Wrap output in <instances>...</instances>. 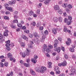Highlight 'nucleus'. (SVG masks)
Wrapping results in <instances>:
<instances>
[{"instance_id":"f257e3e1","label":"nucleus","mask_w":76,"mask_h":76,"mask_svg":"<svg viewBox=\"0 0 76 76\" xmlns=\"http://www.w3.org/2000/svg\"><path fill=\"white\" fill-rule=\"evenodd\" d=\"M54 70L56 72V74H59L60 73V71L59 70V67L58 66H55Z\"/></svg>"},{"instance_id":"f03ea898","label":"nucleus","mask_w":76,"mask_h":76,"mask_svg":"<svg viewBox=\"0 0 76 76\" xmlns=\"http://www.w3.org/2000/svg\"><path fill=\"white\" fill-rule=\"evenodd\" d=\"M40 69V73H43L47 70V68L45 67V66H42L41 67V69Z\"/></svg>"},{"instance_id":"7ed1b4c3","label":"nucleus","mask_w":76,"mask_h":76,"mask_svg":"<svg viewBox=\"0 0 76 76\" xmlns=\"http://www.w3.org/2000/svg\"><path fill=\"white\" fill-rule=\"evenodd\" d=\"M48 48H47V45H44L43 46V49L42 50V51L43 53H45V50Z\"/></svg>"},{"instance_id":"20e7f679","label":"nucleus","mask_w":76,"mask_h":76,"mask_svg":"<svg viewBox=\"0 0 76 76\" xmlns=\"http://www.w3.org/2000/svg\"><path fill=\"white\" fill-rule=\"evenodd\" d=\"M29 53H26V51H25V52H24L22 54V57H23V58H25V56L27 55V56H29Z\"/></svg>"},{"instance_id":"39448f33","label":"nucleus","mask_w":76,"mask_h":76,"mask_svg":"<svg viewBox=\"0 0 76 76\" xmlns=\"http://www.w3.org/2000/svg\"><path fill=\"white\" fill-rule=\"evenodd\" d=\"M55 44H54V47L55 48H57V45L58 43V40H56L55 41Z\"/></svg>"},{"instance_id":"423d86ee","label":"nucleus","mask_w":76,"mask_h":76,"mask_svg":"<svg viewBox=\"0 0 76 76\" xmlns=\"http://www.w3.org/2000/svg\"><path fill=\"white\" fill-rule=\"evenodd\" d=\"M53 34L54 35H56L57 34V29L56 28H53L52 30Z\"/></svg>"},{"instance_id":"0eeeda50","label":"nucleus","mask_w":76,"mask_h":76,"mask_svg":"<svg viewBox=\"0 0 76 76\" xmlns=\"http://www.w3.org/2000/svg\"><path fill=\"white\" fill-rule=\"evenodd\" d=\"M54 9H55V10H58V9H60V7H59V6H58V5H56L54 6Z\"/></svg>"},{"instance_id":"6e6552de","label":"nucleus","mask_w":76,"mask_h":76,"mask_svg":"<svg viewBox=\"0 0 76 76\" xmlns=\"http://www.w3.org/2000/svg\"><path fill=\"white\" fill-rule=\"evenodd\" d=\"M35 70L37 72H41V68L39 67H36Z\"/></svg>"},{"instance_id":"1a4fd4ad","label":"nucleus","mask_w":76,"mask_h":76,"mask_svg":"<svg viewBox=\"0 0 76 76\" xmlns=\"http://www.w3.org/2000/svg\"><path fill=\"white\" fill-rule=\"evenodd\" d=\"M7 44L5 45V46H10V41L9 40H8L5 42Z\"/></svg>"},{"instance_id":"9d476101","label":"nucleus","mask_w":76,"mask_h":76,"mask_svg":"<svg viewBox=\"0 0 76 76\" xmlns=\"http://www.w3.org/2000/svg\"><path fill=\"white\" fill-rule=\"evenodd\" d=\"M6 9H7V10H10V11H11V12H12V10H13V9H12V8L11 7H6Z\"/></svg>"},{"instance_id":"9b49d317","label":"nucleus","mask_w":76,"mask_h":76,"mask_svg":"<svg viewBox=\"0 0 76 76\" xmlns=\"http://www.w3.org/2000/svg\"><path fill=\"white\" fill-rule=\"evenodd\" d=\"M33 35L34 37H35V38H37V37H39V36H38V33L37 32H34L33 34Z\"/></svg>"},{"instance_id":"f8f14e48","label":"nucleus","mask_w":76,"mask_h":76,"mask_svg":"<svg viewBox=\"0 0 76 76\" xmlns=\"http://www.w3.org/2000/svg\"><path fill=\"white\" fill-rule=\"evenodd\" d=\"M71 71L72 73L74 74H76V70L75 69H71Z\"/></svg>"},{"instance_id":"ddd939ff","label":"nucleus","mask_w":76,"mask_h":76,"mask_svg":"<svg viewBox=\"0 0 76 76\" xmlns=\"http://www.w3.org/2000/svg\"><path fill=\"white\" fill-rule=\"evenodd\" d=\"M7 56L8 58H12V55L10 53H9L7 54Z\"/></svg>"},{"instance_id":"4468645a","label":"nucleus","mask_w":76,"mask_h":76,"mask_svg":"<svg viewBox=\"0 0 76 76\" xmlns=\"http://www.w3.org/2000/svg\"><path fill=\"white\" fill-rule=\"evenodd\" d=\"M48 64L49 65L48 66V68H51V65H52V63L51 62H48Z\"/></svg>"},{"instance_id":"2eb2a0df","label":"nucleus","mask_w":76,"mask_h":76,"mask_svg":"<svg viewBox=\"0 0 76 76\" xmlns=\"http://www.w3.org/2000/svg\"><path fill=\"white\" fill-rule=\"evenodd\" d=\"M34 14V12L32 11H30L28 13V15H29L30 16H32Z\"/></svg>"},{"instance_id":"dca6fc26","label":"nucleus","mask_w":76,"mask_h":76,"mask_svg":"<svg viewBox=\"0 0 76 76\" xmlns=\"http://www.w3.org/2000/svg\"><path fill=\"white\" fill-rule=\"evenodd\" d=\"M40 26H41V23L40 22L38 23L37 24V26L38 28H39Z\"/></svg>"},{"instance_id":"f3484780","label":"nucleus","mask_w":76,"mask_h":76,"mask_svg":"<svg viewBox=\"0 0 76 76\" xmlns=\"http://www.w3.org/2000/svg\"><path fill=\"white\" fill-rule=\"evenodd\" d=\"M31 61L33 63H37V59H36L32 58L31 59Z\"/></svg>"},{"instance_id":"a211bd4d","label":"nucleus","mask_w":76,"mask_h":76,"mask_svg":"<svg viewBox=\"0 0 76 76\" xmlns=\"http://www.w3.org/2000/svg\"><path fill=\"white\" fill-rule=\"evenodd\" d=\"M62 64L63 66H66V64H67V62L66 61H65L62 63Z\"/></svg>"},{"instance_id":"6ab92c4d","label":"nucleus","mask_w":76,"mask_h":76,"mask_svg":"<svg viewBox=\"0 0 76 76\" xmlns=\"http://www.w3.org/2000/svg\"><path fill=\"white\" fill-rule=\"evenodd\" d=\"M6 49L7 50H8V51H10V50H11V49L9 47L10 46H6Z\"/></svg>"},{"instance_id":"aec40b11","label":"nucleus","mask_w":76,"mask_h":76,"mask_svg":"<svg viewBox=\"0 0 76 76\" xmlns=\"http://www.w3.org/2000/svg\"><path fill=\"white\" fill-rule=\"evenodd\" d=\"M30 71L32 75H35V73L32 69H30Z\"/></svg>"},{"instance_id":"412c9836","label":"nucleus","mask_w":76,"mask_h":76,"mask_svg":"<svg viewBox=\"0 0 76 76\" xmlns=\"http://www.w3.org/2000/svg\"><path fill=\"white\" fill-rule=\"evenodd\" d=\"M58 13H59L60 15H61L63 13V11H62V10H58Z\"/></svg>"},{"instance_id":"4be33fe9","label":"nucleus","mask_w":76,"mask_h":76,"mask_svg":"<svg viewBox=\"0 0 76 76\" xmlns=\"http://www.w3.org/2000/svg\"><path fill=\"white\" fill-rule=\"evenodd\" d=\"M57 52H58V53H59L60 52V51H61V49H60V48L58 47L57 48Z\"/></svg>"},{"instance_id":"5701e85b","label":"nucleus","mask_w":76,"mask_h":76,"mask_svg":"<svg viewBox=\"0 0 76 76\" xmlns=\"http://www.w3.org/2000/svg\"><path fill=\"white\" fill-rule=\"evenodd\" d=\"M58 20L59 22H61L62 21H63L62 18H61V17H59L58 18Z\"/></svg>"},{"instance_id":"b1692460","label":"nucleus","mask_w":76,"mask_h":76,"mask_svg":"<svg viewBox=\"0 0 76 76\" xmlns=\"http://www.w3.org/2000/svg\"><path fill=\"white\" fill-rule=\"evenodd\" d=\"M53 20L54 22H57L58 21V18L56 17H54L53 18Z\"/></svg>"},{"instance_id":"393cba45","label":"nucleus","mask_w":76,"mask_h":76,"mask_svg":"<svg viewBox=\"0 0 76 76\" xmlns=\"http://www.w3.org/2000/svg\"><path fill=\"white\" fill-rule=\"evenodd\" d=\"M17 26L19 28H22V25L20 23H18L17 24Z\"/></svg>"},{"instance_id":"a878e982","label":"nucleus","mask_w":76,"mask_h":76,"mask_svg":"<svg viewBox=\"0 0 76 76\" xmlns=\"http://www.w3.org/2000/svg\"><path fill=\"white\" fill-rule=\"evenodd\" d=\"M45 51H46L47 53H50L51 51L50 49L49 48H47V49H46V50H45Z\"/></svg>"},{"instance_id":"bb28decb","label":"nucleus","mask_w":76,"mask_h":76,"mask_svg":"<svg viewBox=\"0 0 76 76\" xmlns=\"http://www.w3.org/2000/svg\"><path fill=\"white\" fill-rule=\"evenodd\" d=\"M62 6L63 7H66L67 6V4H62Z\"/></svg>"},{"instance_id":"cd10ccee","label":"nucleus","mask_w":76,"mask_h":76,"mask_svg":"<svg viewBox=\"0 0 76 76\" xmlns=\"http://www.w3.org/2000/svg\"><path fill=\"white\" fill-rule=\"evenodd\" d=\"M49 0H46L45 2H44V3L45 4H48V3H49Z\"/></svg>"},{"instance_id":"c85d7f7f","label":"nucleus","mask_w":76,"mask_h":76,"mask_svg":"<svg viewBox=\"0 0 76 76\" xmlns=\"http://www.w3.org/2000/svg\"><path fill=\"white\" fill-rule=\"evenodd\" d=\"M4 18L5 20H9V18L7 16H4Z\"/></svg>"},{"instance_id":"c756f323","label":"nucleus","mask_w":76,"mask_h":76,"mask_svg":"<svg viewBox=\"0 0 76 76\" xmlns=\"http://www.w3.org/2000/svg\"><path fill=\"white\" fill-rule=\"evenodd\" d=\"M26 50L27 51L26 52H26L27 54H28V52L30 53V52H31V50H30V49H29V48H26Z\"/></svg>"},{"instance_id":"7c9ffc66","label":"nucleus","mask_w":76,"mask_h":76,"mask_svg":"<svg viewBox=\"0 0 76 76\" xmlns=\"http://www.w3.org/2000/svg\"><path fill=\"white\" fill-rule=\"evenodd\" d=\"M72 23V21H68L67 22V25H70V24H71V23Z\"/></svg>"},{"instance_id":"2f4dec72","label":"nucleus","mask_w":76,"mask_h":76,"mask_svg":"<svg viewBox=\"0 0 76 76\" xmlns=\"http://www.w3.org/2000/svg\"><path fill=\"white\" fill-rule=\"evenodd\" d=\"M4 65L5 67H7L8 65H9V63H7V62H4Z\"/></svg>"},{"instance_id":"473e14b6","label":"nucleus","mask_w":76,"mask_h":76,"mask_svg":"<svg viewBox=\"0 0 76 76\" xmlns=\"http://www.w3.org/2000/svg\"><path fill=\"white\" fill-rule=\"evenodd\" d=\"M20 45L23 48L24 47H25V44L23 42H21V43Z\"/></svg>"},{"instance_id":"72a5a7b5","label":"nucleus","mask_w":76,"mask_h":76,"mask_svg":"<svg viewBox=\"0 0 76 76\" xmlns=\"http://www.w3.org/2000/svg\"><path fill=\"white\" fill-rule=\"evenodd\" d=\"M48 47L49 48H50V49L53 48V46L51 45H48Z\"/></svg>"},{"instance_id":"f704fd0d","label":"nucleus","mask_w":76,"mask_h":76,"mask_svg":"<svg viewBox=\"0 0 76 76\" xmlns=\"http://www.w3.org/2000/svg\"><path fill=\"white\" fill-rule=\"evenodd\" d=\"M4 35L5 37H7L8 36V33L6 32H4Z\"/></svg>"},{"instance_id":"c9c22d12","label":"nucleus","mask_w":76,"mask_h":76,"mask_svg":"<svg viewBox=\"0 0 76 76\" xmlns=\"http://www.w3.org/2000/svg\"><path fill=\"white\" fill-rule=\"evenodd\" d=\"M69 50L70 51H71V52H74V51H75L74 50V48H69Z\"/></svg>"},{"instance_id":"e433bc0d","label":"nucleus","mask_w":76,"mask_h":76,"mask_svg":"<svg viewBox=\"0 0 76 76\" xmlns=\"http://www.w3.org/2000/svg\"><path fill=\"white\" fill-rule=\"evenodd\" d=\"M28 46L29 48H33V46H32V45L31 44H28Z\"/></svg>"},{"instance_id":"4c0bfd02","label":"nucleus","mask_w":76,"mask_h":76,"mask_svg":"<svg viewBox=\"0 0 76 76\" xmlns=\"http://www.w3.org/2000/svg\"><path fill=\"white\" fill-rule=\"evenodd\" d=\"M13 23H18V20L14 19V20L13 21Z\"/></svg>"},{"instance_id":"58836bf2","label":"nucleus","mask_w":76,"mask_h":76,"mask_svg":"<svg viewBox=\"0 0 76 76\" xmlns=\"http://www.w3.org/2000/svg\"><path fill=\"white\" fill-rule=\"evenodd\" d=\"M24 32L27 34H29V31L28 30H24Z\"/></svg>"},{"instance_id":"ea45409f","label":"nucleus","mask_w":76,"mask_h":76,"mask_svg":"<svg viewBox=\"0 0 76 76\" xmlns=\"http://www.w3.org/2000/svg\"><path fill=\"white\" fill-rule=\"evenodd\" d=\"M38 57V56H37V55H35L34 56V59H37Z\"/></svg>"},{"instance_id":"a19ab883","label":"nucleus","mask_w":76,"mask_h":76,"mask_svg":"<svg viewBox=\"0 0 76 76\" xmlns=\"http://www.w3.org/2000/svg\"><path fill=\"white\" fill-rule=\"evenodd\" d=\"M68 19L69 21H72V16H69Z\"/></svg>"},{"instance_id":"79ce46f5","label":"nucleus","mask_w":76,"mask_h":76,"mask_svg":"<svg viewBox=\"0 0 76 76\" xmlns=\"http://www.w3.org/2000/svg\"><path fill=\"white\" fill-rule=\"evenodd\" d=\"M44 34L45 35H48V31H44Z\"/></svg>"},{"instance_id":"37998d69","label":"nucleus","mask_w":76,"mask_h":76,"mask_svg":"<svg viewBox=\"0 0 76 76\" xmlns=\"http://www.w3.org/2000/svg\"><path fill=\"white\" fill-rule=\"evenodd\" d=\"M22 38L24 39H26V37L25 36V35H22Z\"/></svg>"},{"instance_id":"c03bdc74","label":"nucleus","mask_w":76,"mask_h":76,"mask_svg":"<svg viewBox=\"0 0 76 76\" xmlns=\"http://www.w3.org/2000/svg\"><path fill=\"white\" fill-rule=\"evenodd\" d=\"M35 41L36 42V43H37V44H39V41L38 39H36L35 40Z\"/></svg>"},{"instance_id":"a18cd8bd","label":"nucleus","mask_w":76,"mask_h":76,"mask_svg":"<svg viewBox=\"0 0 76 76\" xmlns=\"http://www.w3.org/2000/svg\"><path fill=\"white\" fill-rule=\"evenodd\" d=\"M32 24L33 26H35L36 25V23L35 22H33Z\"/></svg>"},{"instance_id":"49530a36","label":"nucleus","mask_w":76,"mask_h":76,"mask_svg":"<svg viewBox=\"0 0 76 76\" xmlns=\"http://www.w3.org/2000/svg\"><path fill=\"white\" fill-rule=\"evenodd\" d=\"M67 42H69V43H71V42H72V41H71V39L70 38H68L67 39Z\"/></svg>"},{"instance_id":"de8ad7c7","label":"nucleus","mask_w":76,"mask_h":76,"mask_svg":"<svg viewBox=\"0 0 76 76\" xmlns=\"http://www.w3.org/2000/svg\"><path fill=\"white\" fill-rule=\"evenodd\" d=\"M44 29V27L42 26H41L39 27V29L40 31H42Z\"/></svg>"},{"instance_id":"09e8293b","label":"nucleus","mask_w":76,"mask_h":76,"mask_svg":"<svg viewBox=\"0 0 76 76\" xmlns=\"http://www.w3.org/2000/svg\"><path fill=\"white\" fill-rule=\"evenodd\" d=\"M68 8H69V9H72V5L71 4H69L68 6Z\"/></svg>"},{"instance_id":"8fccbe9b","label":"nucleus","mask_w":76,"mask_h":76,"mask_svg":"<svg viewBox=\"0 0 76 76\" xmlns=\"http://www.w3.org/2000/svg\"><path fill=\"white\" fill-rule=\"evenodd\" d=\"M64 57L65 59H68V56L66 54H65Z\"/></svg>"},{"instance_id":"3c124183","label":"nucleus","mask_w":76,"mask_h":76,"mask_svg":"<svg viewBox=\"0 0 76 76\" xmlns=\"http://www.w3.org/2000/svg\"><path fill=\"white\" fill-rule=\"evenodd\" d=\"M45 38H46V36H45V35H42V39H45Z\"/></svg>"},{"instance_id":"603ef678","label":"nucleus","mask_w":76,"mask_h":76,"mask_svg":"<svg viewBox=\"0 0 76 76\" xmlns=\"http://www.w3.org/2000/svg\"><path fill=\"white\" fill-rule=\"evenodd\" d=\"M11 27L12 28H13V29H15L16 27H15V26H14V25H11Z\"/></svg>"},{"instance_id":"864d4df0","label":"nucleus","mask_w":76,"mask_h":76,"mask_svg":"<svg viewBox=\"0 0 76 76\" xmlns=\"http://www.w3.org/2000/svg\"><path fill=\"white\" fill-rule=\"evenodd\" d=\"M61 50H62V51H65V50L64 49V47L63 46H61Z\"/></svg>"},{"instance_id":"5fc2aeb1","label":"nucleus","mask_w":76,"mask_h":76,"mask_svg":"<svg viewBox=\"0 0 76 76\" xmlns=\"http://www.w3.org/2000/svg\"><path fill=\"white\" fill-rule=\"evenodd\" d=\"M64 32H67V28L65 27L64 29Z\"/></svg>"},{"instance_id":"6e6d98bb","label":"nucleus","mask_w":76,"mask_h":76,"mask_svg":"<svg viewBox=\"0 0 76 76\" xmlns=\"http://www.w3.org/2000/svg\"><path fill=\"white\" fill-rule=\"evenodd\" d=\"M3 38V35L1 34L0 33V39H2Z\"/></svg>"},{"instance_id":"4d7b16f0","label":"nucleus","mask_w":76,"mask_h":76,"mask_svg":"<svg viewBox=\"0 0 76 76\" xmlns=\"http://www.w3.org/2000/svg\"><path fill=\"white\" fill-rule=\"evenodd\" d=\"M29 37H30V38H33V35H32V34H29Z\"/></svg>"},{"instance_id":"13d9d810","label":"nucleus","mask_w":76,"mask_h":76,"mask_svg":"<svg viewBox=\"0 0 76 76\" xmlns=\"http://www.w3.org/2000/svg\"><path fill=\"white\" fill-rule=\"evenodd\" d=\"M66 44L68 46L70 45V43L67 41L66 42Z\"/></svg>"},{"instance_id":"bf43d9fd","label":"nucleus","mask_w":76,"mask_h":76,"mask_svg":"<svg viewBox=\"0 0 76 76\" xmlns=\"http://www.w3.org/2000/svg\"><path fill=\"white\" fill-rule=\"evenodd\" d=\"M24 65L25 66H26V67H28V66H29V65L28 64L25 63H24Z\"/></svg>"},{"instance_id":"052dcab7","label":"nucleus","mask_w":76,"mask_h":76,"mask_svg":"<svg viewBox=\"0 0 76 76\" xmlns=\"http://www.w3.org/2000/svg\"><path fill=\"white\" fill-rule=\"evenodd\" d=\"M69 20L67 19L66 18H65L64 20V22L65 23H66V22H67Z\"/></svg>"},{"instance_id":"680f3d73","label":"nucleus","mask_w":76,"mask_h":76,"mask_svg":"<svg viewBox=\"0 0 76 76\" xmlns=\"http://www.w3.org/2000/svg\"><path fill=\"white\" fill-rule=\"evenodd\" d=\"M20 63L21 64H23V61H22V60H20Z\"/></svg>"},{"instance_id":"e2e57ef3","label":"nucleus","mask_w":76,"mask_h":76,"mask_svg":"<svg viewBox=\"0 0 76 76\" xmlns=\"http://www.w3.org/2000/svg\"><path fill=\"white\" fill-rule=\"evenodd\" d=\"M45 41V40H44V39L42 38L40 40V42H44Z\"/></svg>"},{"instance_id":"0e129e2a","label":"nucleus","mask_w":76,"mask_h":76,"mask_svg":"<svg viewBox=\"0 0 76 76\" xmlns=\"http://www.w3.org/2000/svg\"><path fill=\"white\" fill-rule=\"evenodd\" d=\"M40 12V11H39V10H37V15H39V13Z\"/></svg>"},{"instance_id":"69168bd1","label":"nucleus","mask_w":76,"mask_h":76,"mask_svg":"<svg viewBox=\"0 0 76 76\" xmlns=\"http://www.w3.org/2000/svg\"><path fill=\"white\" fill-rule=\"evenodd\" d=\"M46 56H47V57H50V55L48 53H46Z\"/></svg>"},{"instance_id":"338daca9","label":"nucleus","mask_w":76,"mask_h":76,"mask_svg":"<svg viewBox=\"0 0 76 76\" xmlns=\"http://www.w3.org/2000/svg\"><path fill=\"white\" fill-rule=\"evenodd\" d=\"M0 65L2 67H3V66L4 65V64H3V63L2 62L0 63Z\"/></svg>"},{"instance_id":"774afa93","label":"nucleus","mask_w":76,"mask_h":76,"mask_svg":"<svg viewBox=\"0 0 76 76\" xmlns=\"http://www.w3.org/2000/svg\"><path fill=\"white\" fill-rule=\"evenodd\" d=\"M10 76H13V73L12 72H10Z\"/></svg>"}]
</instances>
